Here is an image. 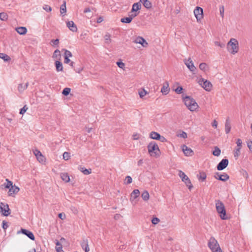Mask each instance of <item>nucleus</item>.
Wrapping results in <instances>:
<instances>
[{"label": "nucleus", "instance_id": "79ce46f5", "mask_svg": "<svg viewBox=\"0 0 252 252\" xmlns=\"http://www.w3.org/2000/svg\"><path fill=\"white\" fill-rule=\"evenodd\" d=\"M208 68L207 64H199V68L204 72L208 69Z\"/></svg>", "mask_w": 252, "mask_h": 252}, {"label": "nucleus", "instance_id": "412c9836", "mask_svg": "<svg viewBox=\"0 0 252 252\" xmlns=\"http://www.w3.org/2000/svg\"><path fill=\"white\" fill-rule=\"evenodd\" d=\"M64 63H69L70 62V60L69 59V58L72 57V54L68 50H65V49H64Z\"/></svg>", "mask_w": 252, "mask_h": 252}, {"label": "nucleus", "instance_id": "f704fd0d", "mask_svg": "<svg viewBox=\"0 0 252 252\" xmlns=\"http://www.w3.org/2000/svg\"><path fill=\"white\" fill-rule=\"evenodd\" d=\"M197 177L199 180L204 181L206 179L207 176L205 172H200L199 174L197 175Z\"/></svg>", "mask_w": 252, "mask_h": 252}, {"label": "nucleus", "instance_id": "f3484780", "mask_svg": "<svg viewBox=\"0 0 252 252\" xmlns=\"http://www.w3.org/2000/svg\"><path fill=\"white\" fill-rule=\"evenodd\" d=\"M53 58L55 59L54 63H62L60 59L61 58V54L60 51L59 50L57 49L54 51Z\"/></svg>", "mask_w": 252, "mask_h": 252}, {"label": "nucleus", "instance_id": "4d7b16f0", "mask_svg": "<svg viewBox=\"0 0 252 252\" xmlns=\"http://www.w3.org/2000/svg\"><path fill=\"white\" fill-rule=\"evenodd\" d=\"M53 46H58L59 44V40L58 39H53L51 40Z\"/></svg>", "mask_w": 252, "mask_h": 252}, {"label": "nucleus", "instance_id": "ea45409f", "mask_svg": "<svg viewBox=\"0 0 252 252\" xmlns=\"http://www.w3.org/2000/svg\"><path fill=\"white\" fill-rule=\"evenodd\" d=\"M8 16L6 13H0V19L2 21H5L7 19Z\"/></svg>", "mask_w": 252, "mask_h": 252}, {"label": "nucleus", "instance_id": "c85d7f7f", "mask_svg": "<svg viewBox=\"0 0 252 252\" xmlns=\"http://www.w3.org/2000/svg\"><path fill=\"white\" fill-rule=\"evenodd\" d=\"M61 177L62 179L66 183L69 182L70 181L69 176L66 173H61Z\"/></svg>", "mask_w": 252, "mask_h": 252}, {"label": "nucleus", "instance_id": "a19ab883", "mask_svg": "<svg viewBox=\"0 0 252 252\" xmlns=\"http://www.w3.org/2000/svg\"><path fill=\"white\" fill-rule=\"evenodd\" d=\"M138 94L140 97L142 98L145 95H146V94H147V92L144 89H143L141 91H139Z\"/></svg>", "mask_w": 252, "mask_h": 252}, {"label": "nucleus", "instance_id": "4c0bfd02", "mask_svg": "<svg viewBox=\"0 0 252 252\" xmlns=\"http://www.w3.org/2000/svg\"><path fill=\"white\" fill-rule=\"evenodd\" d=\"M28 82L26 83L24 85L22 84H19L18 86L19 91L20 92L23 91L24 90L27 89V88L28 87Z\"/></svg>", "mask_w": 252, "mask_h": 252}, {"label": "nucleus", "instance_id": "0eeeda50", "mask_svg": "<svg viewBox=\"0 0 252 252\" xmlns=\"http://www.w3.org/2000/svg\"><path fill=\"white\" fill-rule=\"evenodd\" d=\"M0 209L2 215L4 216H8L10 214V210L7 204L1 202Z\"/></svg>", "mask_w": 252, "mask_h": 252}, {"label": "nucleus", "instance_id": "4468645a", "mask_svg": "<svg viewBox=\"0 0 252 252\" xmlns=\"http://www.w3.org/2000/svg\"><path fill=\"white\" fill-rule=\"evenodd\" d=\"M133 42L135 43L140 44L143 47H146L148 45L145 39L141 36L136 37Z\"/></svg>", "mask_w": 252, "mask_h": 252}, {"label": "nucleus", "instance_id": "f8f14e48", "mask_svg": "<svg viewBox=\"0 0 252 252\" xmlns=\"http://www.w3.org/2000/svg\"><path fill=\"white\" fill-rule=\"evenodd\" d=\"M228 160L227 159H222L218 164L217 169L218 170H222L225 169L228 164Z\"/></svg>", "mask_w": 252, "mask_h": 252}, {"label": "nucleus", "instance_id": "4be33fe9", "mask_svg": "<svg viewBox=\"0 0 252 252\" xmlns=\"http://www.w3.org/2000/svg\"><path fill=\"white\" fill-rule=\"evenodd\" d=\"M70 65L77 73H80L84 68L82 64H70Z\"/></svg>", "mask_w": 252, "mask_h": 252}, {"label": "nucleus", "instance_id": "bf43d9fd", "mask_svg": "<svg viewBox=\"0 0 252 252\" xmlns=\"http://www.w3.org/2000/svg\"><path fill=\"white\" fill-rule=\"evenodd\" d=\"M180 137H182L184 139L185 138H187V134L186 132H184V131H182V132L180 134V135H179Z\"/></svg>", "mask_w": 252, "mask_h": 252}, {"label": "nucleus", "instance_id": "58836bf2", "mask_svg": "<svg viewBox=\"0 0 252 252\" xmlns=\"http://www.w3.org/2000/svg\"><path fill=\"white\" fill-rule=\"evenodd\" d=\"M132 21L131 18L128 17H124L121 18V22L124 23H127L129 24Z\"/></svg>", "mask_w": 252, "mask_h": 252}, {"label": "nucleus", "instance_id": "2f4dec72", "mask_svg": "<svg viewBox=\"0 0 252 252\" xmlns=\"http://www.w3.org/2000/svg\"><path fill=\"white\" fill-rule=\"evenodd\" d=\"M79 170L85 175H89L91 173V169H86L85 167H80Z\"/></svg>", "mask_w": 252, "mask_h": 252}, {"label": "nucleus", "instance_id": "423d86ee", "mask_svg": "<svg viewBox=\"0 0 252 252\" xmlns=\"http://www.w3.org/2000/svg\"><path fill=\"white\" fill-rule=\"evenodd\" d=\"M199 83L205 90L210 91L211 90L212 86L209 81L201 78L199 79Z\"/></svg>", "mask_w": 252, "mask_h": 252}, {"label": "nucleus", "instance_id": "f03ea898", "mask_svg": "<svg viewBox=\"0 0 252 252\" xmlns=\"http://www.w3.org/2000/svg\"><path fill=\"white\" fill-rule=\"evenodd\" d=\"M216 210L221 219L225 220L228 219L226 216V210L223 203L220 200H216Z\"/></svg>", "mask_w": 252, "mask_h": 252}, {"label": "nucleus", "instance_id": "49530a36", "mask_svg": "<svg viewBox=\"0 0 252 252\" xmlns=\"http://www.w3.org/2000/svg\"><path fill=\"white\" fill-rule=\"evenodd\" d=\"M43 8L47 12H51L52 11L51 7L47 4L44 5Z\"/></svg>", "mask_w": 252, "mask_h": 252}, {"label": "nucleus", "instance_id": "c03bdc74", "mask_svg": "<svg viewBox=\"0 0 252 252\" xmlns=\"http://www.w3.org/2000/svg\"><path fill=\"white\" fill-rule=\"evenodd\" d=\"M184 182L185 183L186 185H187V187H188V188L189 189H190L192 188V186L191 185L190 180H189V178H188V179L186 180V181H184Z\"/></svg>", "mask_w": 252, "mask_h": 252}, {"label": "nucleus", "instance_id": "c9c22d12", "mask_svg": "<svg viewBox=\"0 0 252 252\" xmlns=\"http://www.w3.org/2000/svg\"><path fill=\"white\" fill-rule=\"evenodd\" d=\"M179 176L182 179L183 182L186 181L188 179V177L182 171H179Z\"/></svg>", "mask_w": 252, "mask_h": 252}, {"label": "nucleus", "instance_id": "37998d69", "mask_svg": "<svg viewBox=\"0 0 252 252\" xmlns=\"http://www.w3.org/2000/svg\"><path fill=\"white\" fill-rule=\"evenodd\" d=\"M70 91H71V89L69 88H64L63 92H62V94H63L64 95H67L69 94L70 93Z\"/></svg>", "mask_w": 252, "mask_h": 252}, {"label": "nucleus", "instance_id": "052dcab7", "mask_svg": "<svg viewBox=\"0 0 252 252\" xmlns=\"http://www.w3.org/2000/svg\"><path fill=\"white\" fill-rule=\"evenodd\" d=\"M118 66L121 69H122L123 70H126L125 65L126 64H117Z\"/></svg>", "mask_w": 252, "mask_h": 252}, {"label": "nucleus", "instance_id": "6e6d98bb", "mask_svg": "<svg viewBox=\"0 0 252 252\" xmlns=\"http://www.w3.org/2000/svg\"><path fill=\"white\" fill-rule=\"evenodd\" d=\"M104 38L106 43H109L111 41L110 35L109 34H106Z\"/></svg>", "mask_w": 252, "mask_h": 252}, {"label": "nucleus", "instance_id": "5701e85b", "mask_svg": "<svg viewBox=\"0 0 252 252\" xmlns=\"http://www.w3.org/2000/svg\"><path fill=\"white\" fill-rule=\"evenodd\" d=\"M141 7V4L140 2L134 3L131 10V12H136L138 10H140Z\"/></svg>", "mask_w": 252, "mask_h": 252}, {"label": "nucleus", "instance_id": "2eb2a0df", "mask_svg": "<svg viewBox=\"0 0 252 252\" xmlns=\"http://www.w3.org/2000/svg\"><path fill=\"white\" fill-rule=\"evenodd\" d=\"M33 153L36 156L37 160L41 163H43L45 161L44 157L42 155L41 153L38 150H35Z\"/></svg>", "mask_w": 252, "mask_h": 252}, {"label": "nucleus", "instance_id": "69168bd1", "mask_svg": "<svg viewBox=\"0 0 252 252\" xmlns=\"http://www.w3.org/2000/svg\"><path fill=\"white\" fill-rule=\"evenodd\" d=\"M132 138L133 140H138L139 138V134L138 133L134 134L132 135Z\"/></svg>", "mask_w": 252, "mask_h": 252}, {"label": "nucleus", "instance_id": "5fc2aeb1", "mask_svg": "<svg viewBox=\"0 0 252 252\" xmlns=\"http://www.w3.org/2000/svg\"><path fill=\"white\" fill-rule=\"evenodd\" d=\"M56 69L58 71H62L63 70V64H56Z\"/></svg>", "mask_w": 252, "mask_h": 252}, {"label": "nucleus", "instance_id": "13d9d810", "mask_svg": "<svg viewBox=\"0 0 252 252\" xmlns=\"http://www.w3.org/2000/svg\"><path fill=\"white\" fill-rule=\"evenodd\" d=\"M236 144H237V147L241 148H242V142L240 139H238L237 140Z\"/></svg>", "mask_w": 252, "mask_h": 252}, {"label": "nucleus", "instance_id": "864d4df0", "mask_svg": "<svg viewBox=\"0 0 252 252\" xmlns=\"http://www.w3.org/2000/svg\"><path fill=\"white\" fill-rule=\"evenodd\" d=\"M215 44L216 46H219L220 48H223V47H225V44L224 43H220V42H218V41H215Z\"/></svg>", "mask_w": 252, "mask_h": 252}, {"label": "nucleus", "instance_id": "cd10ccee", "mask_svg": "<svg viewBox=\"0 0 252 252\" xmlns=\"http://www.w3.org/2000/svg\"><path fill=\"white\" fill-rule=\"evenodd\" d=\"M150 137L152 139L158 140L160 137V134L157 132L152 131L150 133Z\"/></svg>", "mask_w": 252, "mask_h": 252}, {"label": "nucleus", "instance_id": "6ab92c4d", "mask_svg": "<svg viewBox=\"0 0 252 252\" xmlns=\"http://www.w3.org/2000/svg\"><path fill=\"white\" fill-rule=\"evenodd\" d=\"M231 128V123L229 118L226 119L225 123V131L226 134L230 132Z\"/></svg>", "mask_w": 252, "mask_h": 252}, {"label": "nucleus", "instance_id": "39448f33", "mask_svg": "<svg viewBox=\"0 0 252 252\" xmlns=\"http://www.w3.org/2000/svg\"><path fill=\"white\" fill-rule=\"evenodd\" d=\"M208 245L212 252H218L220 251V248L218 241L213 237L210 238Z\"/></svg>", "mask_w": 252, "mask_h": 252}, {"label": "nucleus", "instance_id": "774afa93", "mask_svg": "<svg viewBox=\"0 0 252 252\" xmlns=\"http://www.w3.org/2000/svg\"><path fill=\"white\" fill-rule=\"evenodd\" d=\"M248 147L249 148V149L252 151V141H250L249 143H248Z\"/></svg>", "mask_w": 252, "mask_h": 252}, {"label": "nucleus", "instance_id": "7c9ffc66", "mask_svg": "<svg viewBox=\"0 0 252 252\" xmlns=\"http://www.w3.org/2000/svg\"><path fill=\"white\" fill-rule=\"evenodd\" d=\"M56 247V250L57 252H63V247L62 244L60 243V242L56 240L55 242Z\"/></svg>", "mask_w": 252, "mask_h": 252}, {"label": "nucleus", "instance_id": "a878e982", "mask_svg": "<svg viewBox=\"0 0 252 252\" xmlns=\"http://www.w3.org/2000/svg\"><path fill=\"white\" fill-rule=\"evenodd\" d=\"M0 59H1L5 62H9L11 58L9 56L4 53H0Z\"/></svg>", "mask_w": 252, "mask_h": 252}, {"label": "nucleus", "instance_id": "e433bc0d", "mask_svg": "<svg viewBox=\"0 0 252 252\" xmlns=\"http://www.w3.org/2000/svg\"><path fill=\"white\" fill-rule=\"evenodd\" d=\"M221 151L217 146L215 147L214 150L213 152V155L215 156L218 157L220 154Z\"/></svg>", "mask_w": 252, "mask_h": 252}, {"label": "nucleus", "instance_id": "7ed1b4c3", "mask_svg": "<svg viewBox=\"0 0 252 252\" xmlns=\"http://www.w3.org/2000/svg\"><path fill=\"white\" fill-rule=\"evenodd\" d=\"M227 50L232 54H235L239 50L238 41L235 38H231L227 44Z\"/></svg>", "mask_w": 252, "mask_h": 252}, {"label": "nucleus", "instance_id": "0e129e2a", "mask_svg": "<svg viewBox=\"0 0 252 252\" xmlns=\"http://www.w3.org/2000/svg\"><path fill=\"white\" fill-rule=\"evenodd\" d=\"M212 126L213 127L216 128L218 126V122L216 120H214L212 122Z\"/></svg>", "mask_w": 252, "mask_h": 252}, {"label": "nucleus", "instance_id": "8fccbe9b", "mask_svg": "<svg viewBox=\"0 0 252 252\" xmlns=\"http://www.w3.org/2000/svg\"><path fill=\"white\" fill-rule=\"evenodd\" d=\"M159 221H160L159 219L156 217L153 218V219L152 220V222L153 224H157Z\"/></svg>", "mask_w": 252, "mask_h": 252}, {"label": "nucleus", "instance_id": "b1692460", "mask_svg": "<svg viewBox=\"0 0 252 252\" xmlns=\"http://www.w3.org/2000/svg\"><path fill=\"white\" fill-rule=\"evenodd\" d=\"M27 32V29L25 27H17V33L20 35H24L26 34Z\"/></svg>", "mask_w": 252, "mask_h": 252}, {"label": "nucleus", "instance_id": "1a4fd4ad", "mask_svg": "<svg viewBox=\"0 0 252 252\" xmlns=\"http://www.w3.org/2000/svg\"><path fill=\"white\" fill-rule=\"evenodd\" d=\"M6 181L7 182L6 184H4L2 186L4 187L6 189H9V191H8V194L9 195H12L15 192V189H13V187H15L14 185L13 186V183L11 181H10L8 180V179H6Z\"/></svg>", "mask_w": 252, "mask_h": 252}, {"label": "nucleus", "instance_id": "a211bd4d", "mask_svg": "<svg viewBox=\"0 0 252 252\" xmlns=\"http://www.w3.org/2000/svg\"><path fill=\"white\" fill-rule=\"evenodd\" d=\"M67 27L68 29L73 32H76L77 31V28L74 23L71 21L66 23Z\"/></svg>", "mask_w": 252, "mask_h": 252}, {"label": "nucleus", "instance_id": "a18cd8bd", "mask_svg": "<svg viewBox=\"0 0 252 252\" xmlns=\"http://www.w3.org/2000/svg\"><path fill=\"white\" fill-rule=\"evenodd\" d=\"M70 154L68 152H65L63 154V159L67 160L70 158Z\"/></svg>", "mask_w": 252, "mask_h": 252}, {"label": "nucleus", "instance_id": "de8ad7c7", "mask_svg": "<svg viewBox=\"0 0 252 252\" xmlns=\"http://www.w3.org/2000/svg\"><path fill=\"white\" fill-rule=\"evenodd\" d=\"M224 8L223 5L220 7V12L221 17L223 18L224 17Z\"/></svg>", "mask_w": 252, "mask_h": 252}, {"label": "nucleus", "instance_id": "c756f323", "mask_svg": "<svg viewBox=\"0 0 252 252\" xmlns=\"http://www.w3.org/2000/svg\"><path fill=\"white\" fill-rule=\"evenodd\" d=\"M189 70L195 74L196 73V67L194 65V64H186Z\"/></svg>", "mask_w": 252, "mask_h": 252}, {"label": "nucleus", "instance_id": "09e8293b", "mask_svg": "<svg viewBox=\"0 0 252 252\" xmlns=\"http://www.w3.org/2000/svg\"><path fill=\"white\" fill-rule=\"evenodd\" d=\"M28 108L27 106L25 105L22 109H20V114L23 115L28 110Z\"/></svg>", "mask_w": 252, "mask_h": 252}, {"label": "nucleus", "instance_id": "ddd939ff", "mask_svg": "<svg viewBox=\"0 0 252 252\" xmlns=\"http://www.w3.org/2000/svg\"><path fill=\"white\" fill-rule=\"evenodd\" d=\"M140 195V191L137 189H135L133 190V191L131 192L130 194V200L132 203H136V201H135V199L139 197Z\"/></svg>", "mask_w": 252, "mask_h": 252}, {"label": "nucleus", "instance_id": "338daca9", "mask_svg": "<svg viewBox=\"0 0 252 252\" xmlns=\"http://www.w3.org/2000/svg\"><path fill=\"white\" fill-rule=\"evenodd\" d=\"M88 245L87 241H83V242L81 244V247L83 250H85V245Z\"/></svg>", "mask_w": 252, "mask_h": 252}, {"label": "nucleus", "instance_id": "603ef678", "mask_svg": "<svg viewBox=\"0 0 252 252\" xmlns=\"http://www.w3.org/2000/svg\"><path fill=\"white\" fill-rule=\"evenodd\" d=\"M126 184H129L132 183V179L130 176H127L126 178Z\"/></svg>", "mask_w": 252, "mask_h": 252}, {"label": "nucleus", "instance_id": "473e14b6", "mask_svg": "<svg viewBox=\"0 0 252 252\" xmlns=\"http://www.w3.org/2000/svg\"><path fill=\"white\" fill-rule=\"evenodd\" d=\"M141 197L144 201H148L149 199V194L147 190L144 191L142 194Z\"/></svg>", "mask_w": 252, "mask_h": 252}, {"label": "nucleus", "instance_id": "72a5a7b5", "mask_svg": "<svg viewBox=\"0 0 252 252\" xmlns=\"http://www.w3.org/2000/svg\"><path fill=\"white\" fill-rule=\"evenodd\" d=\"M241 148L237 147L234 150V157L236 159H237L240 155Z\"/></svg>", "mask_w": 252, "mask_h": 252}, {"label": "nucleus", "instance_id": "aec40b11", "mask_svg": "<svg viewBox=\"0 0 252 252\" xmlns=\"http://www.w3.org/2000/svg\"><path fill=\"white\" fill-rule=\"evenodd\" d=\"M161 92L164 94H167L169 92V84L166 81L163 85L161 89Z\"/></svg>", "mask_w": 252, "mask_h": 252}, {"label": "nucleus", "instance_id": "e2e57ef3", "mask_svg": "<svg viewBox=\"0 0 252 252\" xmlns=\"http://www.w3.org/2000/svg\"><path fill=\"white\" fill-rule=\"evenodd\" d=\"M8 227V224L7 222L3 220L2 221V228L3 229H6Z\"/></svg>", "mask_w": 252, "mask_h": 252}, {"label": "nucleus", "instance_id": "680f3d73", "mask_svg": "<svg viewBox=\"0 0 252 252\" xmlns=\"http://www.w3.org/2000/svg\"><path fill=\"white\" fill-rule=\"evenodd\" d=\"M139 12L136 13H132L131 14V15H129V18H131V20H132V19L135 17L136 16H137L138 15V14H139Z\"/></svg>", "mask_w": 252, "mask_h": 252}, {"label": "nucleus", "instance_id": "20e7f679", "mask_svg": "<svg viewBox=\"0 0 252 252\" xmlns=\"http://www.w3.org/2000/svg\"><path fill=\"white\" fill-rule=\"evenodd\" d=\"M147 148L151 156L156 157L157 155H158V152L159 151V149L158 145L155 142L152 141L150 142L148 144Z\"/></svg>", "mask_w": 252, "mask_h": 252}, {"label": "nucleus", "instance_id": "bb28decb", "mask_svg": "<svg viewBox=\"0 0 252 252\" xmlns=\"http://www.w3.org/2000/svg\"><path fill=\"white\" fill-rule=\"evenodd\" d=\"M140 2L143 3L144 6L147 8L150 9L152 7V3L148 0H140Z\"/></svg>", "mask_w": 252, "mask_h": 252}, {"label": "nucleus", "instance_id": "9d476101", "mask_svg": "<svg viewBox=\"0 0 252 252\" xmlns=\"http://www.w3.org/2000/svg\"><path fill=\"white\" fill-rule=\"evenodd\" d=\"M214 177L219 180L225 182L229 179V176L226 173H223L220 174L219 173L217 172L214 175Z\"/></svg>", "mask_w": 252, "mask_h": 252}, {"label": "nucleus", "instance_id": "6e6552de", "mask_svg": "<svg viewBox=\"0 0 252 252\" xmlns=\"http://www.w3.org/2000/svg\"><path fill=\"white\" fill-rule=\"evenodd\" d=\"M194 14L197 21L201 20L203 17V9L200 7H196L194 10Z\"/></svg>", "mask_w": 252, "mask_h": 252}, {"label": "nucleus", "instance_id": "9b49d317", "mask_svg": "<svg viewBox=\"0 0 252 252\" xmlns=\"http://www.w3.org/2000/svg\"><path fill=\"white\" fill-rule=\"evenodd\" d=\"M20 233H22V234L26 235L28 237H29L31 240L32 241H34L35 240V237L33 233L28 230L22 228L20 231L17 232L18 234Z\"/></svg>", "mask_w": 252, "mask_h": 252}, {"label": "nucleus", "instance_id": "f257e3e1", "mask_svg": "<svg viewBox=\"0 0 252 252\" xmlns=\"http://www.w3.org/2000/svg\"><path fill=\"white\" fill-rule=\"evenodd\" d=\"M183 101L187 107L191 111H195L198 107L195 100L189 96L183 97Z\"/></svg>", "mask_w": 252, "mask_h": 252}, {"label": "nucleus", "instance_id": "393cba45", "mask_svg": "<svg viewBox=\"0 0 252 252\" xmlns=\"http://www.w3.org/2000/svg\"><path fill=\"white\" fill-rule=\"evenodd\" d=\"M66 12V1H63V3L60 6V13L63 16L65 15Z\"/></svg>", "mask_w": 252, "mask_h": 252}, {"label": "nucleus", "instance_id": "3c124183", "mask_svg": "<svg viewBox=\"0 0 252 252\" xmlns=\"http://www.w3.org/2000/svg\"><path fill=\"white\" fill-rule=\"evenodd\" d=\"M183 88L181 86L178 87L175 90V92L178 94H180L182 93Z\"/></svg>", "mask_w": 252, "mask_h": 252}, {"label": "nucleus", "instance_id": "dca6fc26", "mask_svg": "<svg viewBox=\"0 0 252 252\" xmlns=\"http://www.w3.org/2000/svg\"><path fill=\"white\" fill-rule=\"evenodd\" d=\"M182 151L186 156H192L194 154L193 151L185 145H183Z\"/></svg>", "mask_w": 252, "mask_h": 252}]
</instances>
